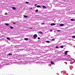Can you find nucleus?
I'll return each instance as SVG.
<instances>
[{"label": "nucleus", "instance_id": "2f4dec72", "mask_svg": "<svg viewBox=\"0 0 75 75\" xmlns=\"http://www.w3.org/2000/svg\"><path fill=\"white\" fill-rule=\"evenodd\" d=\"M30 9H32V8H30Z\"/></svg>", "mask_w": 75, "mask_h": 75}, {"label": "nucleus", "instance_id": "ddd939ff", "mask_svg": "<svg viewBox=\"0 0 75 75\" xmlns=\"http://www.w3.org/2000/svg\"><path fill=\"white\" fill-rule=\"evenodd\" d=\"M51 64H52V65H53V62L52 61H51Z\"/></svg>", "mask_w": 75, "mask_h": 75}, {"label": "nucleus", "instance_id": "dca6fc26", "mask_svg": "<svg viewBox=\"0 0 75 75\" xmlns=\"http://www.w3.org/2000/svg\"><path fill=\"white\" fill-rule=\"evenodd\" d=\"M39 33L40 34H42V32H39Z\"/></svg>", "mask_w": 75, "mask_h": 75}, {"label": "nucleus", "instance_id": "4468645a", "mask_svg": "<svg viewBox=\"0 0 75 75\" xmlns=\"http://www.w3.org/2000/svg\"><path fill=\"white\" fill-rule=\"evenodd\" d=\"M37 7H41V6L40 5H38L37 6Z\"/></svg>", "mask_w": 75, "mask_h": 75}, {"label": "nucleus", "instance_id": "4be33fe9", "mask_svg": "<svg viewBox=\"0 0 75 75\" xmlns=\"http://www.w3.org/2000/svg\"><path fill=\"white\" fill-rule=\"evenodd\" d=\"M45 23H42L41 24H42V25H44V24H45Z\"/></svg>", "mask_w": 75, "mask_h": 75}, {"label": "nucleus", "instance_id": "f03ea898", "mask_svg": "<svg viewBox=\"0 0 75 75\" xmlns=\"http://www.w3.org/2000/svg\"><path fill=\"white\" fill-rule=\"evenodd\" d=\"M11 8L13 10H16V8L14 7H12Z\"/></svg>", "mask_w": 75, "mask_h": 75}, {"label": "nucleus", "instance_id": "5701e85b", "mask_svg": "<svg viewBox=\"0 0 75 75\" xmlns=\"http://www.w3.org/2000/svg\"><path fill=\"white\" fill-rule=\"evenodd\" d=\"M55 48H58V46H56Z\"/></svg>", "mask_w": 75, "mask_h": 75}, {"label": "nucleus", "instance_id": "c85d7f7f", "mask_svg": "<svg viewBox=\"0 0 75 75\" xmlns=\"http://www.w3.org/2000/svg\"><path fill=\"white\" fill-rule=\"evenodd\" d=\"M37 4H35V6H37Z\"/></svg>", "mask_w": 75, "mask_h": 75}, {"label": "nucleus", "instance_id": "b1692460", "mask_svg": "<svg viewBox=\"0 0 75 75\" xmlns=\"http://www.w3.org/2000/svg\"><path fill=\"white\" fill-rule=\"evenodd\" d=\"M72 37L73 38H75V36H72Z\"/></svg>", "mask_w": 75, "mask_h": 75}, {"label": "nucleus", "instance_id": "7ed1b4c3", "mask_svg": "<svg viewBox=\"0 0 75 75\" xmlns=\"http://www.w3.org/2000/svg\"><path fill=\"white\" fill-rule=\"evenodd\" d=\"M51 25H52V26L53 25H55V24L54 23H51L50 24Z\"/></svg>", "mask_w": 75, "mask_h": 75}, {"label": "nucleus", "instance_id": "7c9ffc66", "mask_svg": "<svg viewBox=\"0 0 75 75\" xmlns=\"http://www.w3.org/2000/svg\"><path fill=\"white\" fill-rule=\"evenodd\" d=\"M50 31H52V30H50Z\"/></svg>", "mask_w": 75, "mask_h": 75}, {"label": "nucleus", "instance_id": "9b49d317", "mask_svg": "<svg viewBox=\"0 0 75 75\" xmlns=\"http://www.w3.org/2000/svg\"><path fill=\"white\" fill-rule=\"evenodd\" d=\"M42 7H43V8H47L46 6H43Z\"/></svg>", "mask_w": 75, "mask_h": 75}, {"label": "nucleus", "instance_id": "412c9836", "mask_svg": "<svg viewBox=\"0 0 75 75\" xmlns=\"http://www.w3.org/2000/svg\"><path fill=\"white\" fill-rule=\"evenodd\" d=\"M52 41H55V39L53 38L52 39Z\"/></svg>", "mask_w": 75, "mask_h": 75}, {"label": "nucleus", "instance_id": "f3484780", "mask_svg": "<svg viewBox=\"0 0 75 75\" xmlns=\"http://www.w3.org/2000/svg\"><path fill=\"white\" fill-rule=\"evenodd\" d=\"M35 11V12H38V10L36 9Z\"/></svg>", "mask_w": 75, "mask_h": 75}, {"label": "nucleus", "instance_id": "1a4fd4ad", "mask_svg": "<svg viewBox=\"0 0 75 75\" xmlns=\"http://www.w3.org/2000/svg\"><path fill=\"white\" fill-rule=\"evenodd\" d=\"M7 39V40H10V38H9V37H7L6 38Z\"/></svg>", "mask_w": 75, "mask_h": 75}, {"label": "nucleus", "instance_id": "393cba45", "mask_svg": "<svg viewBox=\"0 0 75 75\" xmlns=\"http://www.w3.org/2000/svg\"><path fill=\"white\" fill-rule=\"evenodd\" d=\"M7 13H5V15H7Z\"/></svg>", "mask_w": 75, "mask_h": 75}, {"label": "nucleus", "instance_id": "6e6552de", "mask_svg": "<svg viewBox=\"0 0 75 75\" xmlns=\"http://www.w3.org/2000/svg\"><path fill=\"white\" fill-rule=\"evenodd\" d=\"M46 42H47V43H50V42L49 40H47L46 41Z\"/></svg>", "mask_w": 75, "mask_h": 75}, {"label": "nucleus", "instance_id": "2eb2a0df", "mask_svg": "<svg viewBox=\"0 0 75 75\" xmlns=\"http://www.w3.org/2000/svg\"><path fill=\"white\" fill-rule=\"evenodd\" d=\"M60 47L61 48H64V46L62 45Z\"/></svg>", "mask_w": 75, "mask_h": 75}, {"label": "nucleus", "instance_id": "cd10ccee", "mask_svg": "<svg viewBox=\"0 0 75 75\" xmlns=\"http://www.w3.org/2000/svg\"><path fill=\"white\" fill-rule=\"evenodd\" d=\"M30 30H31V29H33V28H30Z\"/></svg>", "mask_w": 75, "mask_h": 75}, {"label": "nucleus", "instance_id": "bb28decb", "mask_svg": "<svg viewBox=\"0 0 75 75\" xmlns=\"http://www.w3.org/2000/svg\"><path fill=\"white\" fill-rule=\"evenodd\" d=\"M13 24H16V23L13 22Z\"/></svg>", "mask_w": 75, "mask_h": 75}, {"label": "nucleus", "instance_id": "a878e982", "mask_svg": "<svg viewBox=\"0 0 75 75\" xmlns=\"http://www.w3.org/2000/svg\"><path fill=\"white\" fill-rule=\"evenodd\" d=\"M38 40H40V38L39 37H38Z\"/></svg>", "mask_w": 75, "mask_h": 75}, {"label": "nucleus", "instance_id": "39448f33", "mask_svg": "<svg viewBox=\"0 0 75 75\" xmlns=\"http://www.w3.org/2000/svg\"><path fill=\"white\" fill-rule=\"evenodd\" d=\"M6 25V26H9V24L8 23H5Z\"/></svg>", "mask_w": 75, "mask_h": 75}, {"label": "nucleus", "instance_id": "6ab92c4d", "mask_svg": "<svg viewBox=\"0 0 75 75\" xmlns=\"http://www.w3.org/2000/svg\"><path fill=\"white\" fill-rule=\"evenodd\" d=\"M8 55H12V54L9 53V54H8Z\"/></svg>", "mask_w": 75, "mask_h": 75}, {"label": "nucleus", "instance_id": "aec40b11", "mask_svg": "<svg viewBox=\"0 0 75 75\" xmlns=\"http://www.w3.org/2000/svg\"><path fill=\"white\" fill-rule=\"evenodd\" d=\"M25 3L26 4H28V3H29V2H25Z\"/></svg>", "mask_w": 75, "mask_h": 75}, {"label": "nucleus", "instance_id": "9d476101", "mask_svg": "<svg viewBox=\"0 0 75 75\" xmlns=\"http://www.w3.org/2000/svg\"><path fill=\"white\" fill-rule=\"evenodd\" d=\"M25 40H26V41H28V38H24Z\"/></svg>", "mask_w": 75, "mask_h": 75}, {"label": "nucleus", "instance_id": "20e7f679", "mask_svg": "<svg viewBox=\"0 0 75 75\" xmlns=\"http://www.w3.org/2000/svg\"><path fill=\"white\" fill-rule=\"evenodd\" d=\"M67 52H68V51H66L65 52V55H67Z\"/></svg>", "mask_w": 75, "mask_h": 75}, {"label": "nucleus", "instance_id": "423d86ee", "mask_svg": "<svg viewBox=\"0 0 75 75\" xmlns=\"http://www.w3.org/2000/svg\"><path fill=\"white\" fill-rule=\"evenodd\" d=\"M63 25H64L63 24H62L60 25V26H61V27H62V26H63Z\"/></svg>", "mask_w": 75, "mask_h": 75}, {"label": "nucleus", "instance_id": "f257e3e1", "mask_svg": "<svg viewBox=\"0 0 75 75\" xmlns=\"http://www.w3.org/2000/svg\"><path fill=\"white\" fill-rule=\"evenodd\" d=\"M33 38H37V34H35L33 35Z\"/></svg>", "mask_w": 75, "mask_h": 75}, {"label": "nucleus", "instance_id": "f8f14e48", "mask_svg": "<svg viewBox=\"0 0 75 75\" xmlns=\"http://www.w3.org/2000/svg\"><path fill=\"white\" fill-rule=\"evenodd\" d=\"M10 28L11 29H13V28H14L12 26H10Z\"/></svg>", "mask_w": 75, "mask_h": 75}, {"label": "nucleus", "instance_id": "a211bd4d", "mask_svg": "<svg viewBox=\"0 0 75 75\" xmlns=\"http://www.w3.org/2000/svg\"><path fill=\"white\" fill-rule=\"evenodd\" d=\"M71 21H75L74 19H71Z\"/></svg>", "mask_w": 75, "mask_h": 75}, {"label": "nucleus", "instance_id": "c756f323", "mask_svg": "<svg viewBox=\"0 0 75 75\" xmlns=\"http://www.w3.org/2000/svg\"><path fill=\"white\" fill-rule=\"evenodd\" d=\"M57 31H60V30H57Z\"/></svg>", "mask_w": 75, "mask_h": 75}, {"label": "nucleus", "instance_id": "0eeeda50", "mask_svg": "<svg viewBox=\"0 0 75 75\" xmlns=\"http://www.w3.org/2000/svg\"><path fill=\"white\" fill-rule=\"evenodd\" d=\"M24 17H25V18H27V17H28V16L26 15H24Z\"/></svg>", "mask_w": 75, "mask_h": 75}]
</instances>
